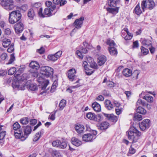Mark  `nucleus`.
Returning <instances> with one entry per match:
<instances>
[{"label": "nucleus", "mask_w": 157, "mask_h": 157, "mask_svg": "<svg viewBox=\"0 0 157 157\" xmlns=\"http://www.w3.org/2000/svg\"><path fill=\"white\" fill-rule=\"evenodd\" d=\"M126 133L128 139L132 143L137 142L141 135V132L133 126L130 128Z\"/></svg>", "instance_id": "1"}, {"label": "nucleus", "mask_w": 157, "mask_h": 157, "mask_svg": "<svg viewBox=\"0 0 157 157\" xmlns=\"http://www.w3.org/2000/svg\"><path fill=\"white\" fill-rule=\"evenodd\" d=\"M9 21L10 23L13 24L18 21L21 17V14L18 10H15L10 12Z\"/></svg>", "instance_id": "2"}, {"label": "nucleus", "mask_w": 157, "mask_h": 157, "mask_svg": "<svg viewBox=\"0 0 157 157\" xmlns=\"http://www.w3.org/2000/svg\"><path fill=\"white\" fill-rule=\"evenodd\" d=\"M155 3L153 0H143L141 2V7L143 11H144L146 9L150 10H152L155 6Z\"/></svg>", "instance_id": "3"}, {"label": "nucleus", "mask_w": 157, "mask_h": 157, "mask_svg": "<svg viewBox=\"0 0 157 157\" xmlns=\"http://www.w3.org/2000/svg\"><path fill=\"white\" fill-rule=\"evenodd\" d=\"M2 6L8 11L13 10L15 7L14 2L13 0H0Z\"/></svg>", "instance_id": "4"}, {"label": "nucleus", "mask_w": 157, "mask_h": 157, "mask_svg": "<svg viewBox=\"0 0 157 157\" xmlns=\"http://www.w3.org/2000/svg\"><path fill=\"white\" fill-rule=\"evenodd\" d=\"M107 44L110 46L109 48V51L110 54L112 56H116L117 53V49L114 46L116 45L114 41L110 39H108L106 41Z\"/></svg>", "instance_id": "5"}, {"label": "nucleus", "mask_w": 157, "mask_h": 157, "mask_svg": "<svg viewBox=\"0 0 157 157\" xmlns=\"http://www.w3.org/2000/svg\"><path fill=\"white\" fill-rule=\"evenodd\" d=\"M54 72L53 69L49 67L45 66L41 68L40 73L48 77L52 76Z\"/></svg>", "instance_id": "6"}, {"label": "nucleus", "mask_w": 157, "mask_h": 157, "mask_svg": "<svg viewBox=\"0 0 157 157\" xmlns=\"http://www.w3.org/2000/svg\"><path fill=\"white\" fill-rule=\"evenodd\" d=\"M11 133L14 135L16 138L20 139L21 141H24L27 138V136L24 134L23 131L21 128L16 131H12Z\"/></svg>", "instance_id": "7"}, {"label": "nucleus", "mask_w": 157, "mask_h": 157, "mask_svg": "<svg viewBox=\"0 0 157 157\" xmlns=\"http://www.w3.org/2000/svg\"><path fill=\"white\" fill-rule=\"evenodd\" d=\"M97 134L96 131H93V133H88L84 134L82 137L83 141L89 142L91 141L93 139H95V135Z\"/></svg>", "instance_id": "8"}, {"label": "nucleus", "mask_w": 157, "mask_h": 157, "mask_svg": "<svg viewBox=\"0 0 157 157\" xmlns=\"http://www.w3.org/2000/svg\"><path fill=\"white\" fill-rule=\"evenodd\" d=\"M52 145L54 147L62 149L65 148L67 147V144L64 141L61 142L58 140L53 141Z\"/></svg>", "instance_id": "9"}, {"label": "nucleus", "mask_w": 157, "mask_h": 157, "mask_svg": "<svg viewBox=\"0 0 157 157\" xmlns=\"http://www.w3.org/2000/svg\"><path fill=\"white\" fill-rule=\"evenodd\" d=\"M62 52L59 51L54 54L48 55L47 58L50 61H55L57 60L61 56Z\"/></svg>", "instance_id": "10"}, {"label": "nucleus", "mask_w": 157, "mask_h": 157, "mask_svg": "<svg viewBox=\"0 0 157 157\" xmlns=\"http://www.w3.org/2000/svg\"><path fill=\"white\" fill-rule=\"evenodd\" d=\"M139 127L142 130H144L149 128L150 125V120L147 119L144 120L139 124Z\"/></svg>", "instance_id": "11"}, {"label": "nucleus", "mask_w": 157, "mask_h": 157, "mask_svg": "<svg viewBox=\"0 0 157 157\" xmlns=\"http://www.w3.org/2000/svg\"><path fill=\"white\" fill-rule=\"evenodd\" d=\"M14 28L16 32L17 33H21L24 29V25L22 22L17 23L14 26Z\"/></svg>", "instance_id": "12"}, {"label": "nucleus", "mask_w": 157, "mask_h": 157, "mask_svg": "<svg viewBox=\"0 0 157 157\" xmlns=\"http://www.w3.org/2000/svg\"><path fill=\"white\" fill-rule=\"evenodd\" d=\"M84 20V17H81L79 19H76L74 22L75 28L78 29L81 28Z\"/></svg>", "instance_id": "13"}, {"label": "nucleus", "mask_w": 157, "mask_h": 157, "mask_svg": "<svg viewBox=\"0 0 157 157\" xmlns=\"http://www.w3.org/2000/svg\"><path fill=\"white\" fill-rule=\"evenodd\" d=\"M76 71L74 69H71L69 70L67 72L68 77L69 80L71 81H73L75 77Z\"/></svg>", "instance_id": "14"}, {"label": "nucleus", "mask_w": 157, "mask_h": 157, "mask_svg": "<svg viewBox=\"0 0 157 157\" xmlns=\"http://www.w3.org/2000/svg\"><path fill=\"white\" fill-rule=\"evenodd\" d=\"M104 116L106 117L107 119L110 120L113 122H116L117 120V117L114 116L113 114H108L104 113Z\"/></svg>", "instance_id": "15"}, {"label": "nucleus", "mask_w": 157, "mask_h": 157, "mask_svg": "<svg viewBox=\"0 0 157 157\" xmlns=\"http://www.w3.org/2000/svg\"><path fill=\"white\" fill-rule=\"evenodd\" d=\"M106 57L104 55L100 56L98 58V64L99 66L103 65L106 61Z\"/></svg>", "instance_id": "16"}, {"label": "nucleus", "mask_w": 157, "mask_h": 157, "mask_svg": "<svg viewBox=\"0 0 157 157\" xmlns=\"http://www.w3.org/2000/svg\"><path fill=\"white\" fill-rule=\"evenodd\" d=\"M86 117L91 120H94L95 121H98L97 117L100 118L99 116H96L95 115L90 112L88 113L86 115Z\"/></svg>", "instance_id": "17"}, {"label": "nucleus", "mask_w": 157, "mask_h": 157, "mask_svg": "<svg viewBox=\"0 0 157 157\" xmlns=\"http://www.w3.org/2000/svg\"><path fill=\"white\" fill-rule=\"evenodd\" d=\"M121 2V0H109L108 4L110 6L115 7L116 6L119 5Z\"/></svg>", "instance_id": "18"}, {"label": "nucleus", "mask_w": 157, "mask_h": 157, "mask_svg": "<svg viewBox=\"0 0 157 157\" xmlns=\"http://www.w3.org/2000/svg\"><path fill=\"white\" fill-rule=\"evenodd\" d=\"M75 128L78 133H81L83 132L84 130V127L82 125L78 124L75 125Z\"/></svg>", "instance_id": "19"}, {"label": "nucleus", "mask_w": 157, "mask_h": 157, "mask_svg": "<svg viewBox=\"0 0 157 157\" xmlns=\"http://www.w3.org/2000/svg\"><path fill=\"white\" fill-rule=\"evenodd\" d=\"M27 88L31 90L35 91L37 89V86L34 84H31L30 82H28L26 83Z\"/></svg>", "instance_id": "20"}, {"label": "nucleus", "mask_w": 157, "mask_h": 157, "mask_svg": "<svg viewBox=\"0 0 157 157\" xmlns=\"http://www.w3.org/2000/svg\"><path fill=\"white\" fill-rule=\"evenodd\" d=\"M144 94V92H142L141 94H140V98H143L144 99L147 100L148 102H151L153 101V97L147 95L143 96L142 95Z\"/></svg>", "instance_id": "21"}, {"label": "nucleus", "mask_w": 157, "mask_h": 157, "mask_svg": "<svg viewBox=\"0 0 157 157\" xmlns=\"http://www.w3.org/2000/svg\"><path fill=\"white\" fill-rule=\"evenodd\" d=\"M92 107L94 110L96 112H98L101 110L100 105L96 102H95L92 104Z\"/></svg>", "instance_id": "22"}, {"label": "nucleus", "mask_w": 157, "mask_h": 157, "mask_svg": "<svg viewBox=\"0 0 157 157\" xmlns=\"http://www.w3.org/2000/svg\"><path fill=\"white\" fill-rule=\"evenodd\" d=\"M119 9V7H115L114 8H107L106 10L109 13H110L115 15L118 13Z\"/></svg>", "instance_id": "23"}, {"label": "nucleus", "mask_w": 157, "mask_h": 157, "mask_svg": "<svg viewBox=\"0 0 157 157\" xmlns=\"http://www.w3.org/2000/svg\"><path fill=\"white\" fill-rule=\"evenodd\" d=\"M71 141L72 143L74 145L77 147L79 146L82 144V142L81 141L75 137H73L71 139Z\"/></svg>", "instance_id": "24"}, {"label": "nucleus", "mask_w": 157, "mask_h": 157, "mask_svg": "<svg viewBox=\"0 0 157 157\" xmlns=\"http://www.w3.org/2000/svg\"><path fill=\"white\" fill-rule=\"evenodd\" d=\"M123 75L125 77L131 76L132 74V72L131 70L128 68L124 69L122 71Z\"/></svg>", "instance_id": "25"}, {"label": "nucleus", "mask_w": 157, "mask_h": 157, "mask_svg": "<svg viewBox=\"0 0 157 157\" xmlns=\"http://www.w3.org/2000/svg\"><path fill=\"white\" fill-rule=\"evenodd\" d=\"M29 66L31 68L35 69H38L40 67L38 63L35 61L31 62L29 64Z\"/></svg>", "instance_id": "26"}, {"label": "nucleus", "mask_w": 157, "mask_h": 157, "mask_svg": "<svg viewBox=\"0 0 157 157\" xmlns=\"http://www.w3.org/2000/svg\"><path fill=\"white\" fill-rule=\"evenodd\" d=\"M105 104L106 108L109 110H111L113 108V105L111 104V102L109 100H105Z\"/></svg>", "instance_id": "27"}, {"label": "nucleus", "mask_w": 157, "mask_h": 157, "mask_svg": "<svg viewBox=\"0 0 157 157\" xmlns=\"http://www.w3.org/2000/svg\"><path fill=\"white\" fill-rule=\"evenodd\" d=\"M24 129V134L26 135L27 136L28 135L30 134L32 131L31 127L29 125L26 126Z\"/></svg>", "instance_id": "28"}, {"label": "nucleus", "mask_w": 157, "mask_h": 157, "mask_svg": "<svg viewBox=\"0 0 157 157\" xmlns=\"http://www.w3.org/2000/svg\"><path fill=\"white\" fill-rule=\"evenodd\" d=\"M20 128H21V127L19 124L18 122H16L13 125L12 129L11 131V132H12V131H16Z\"/></svg>", "instance_id": "29"}, {"label": "nucleus", "mask_w": 157, "mask_h": 157, "mask_svg": "<svg viewBox=\"0 0 157 157\" xmlns=\"http://www.w3.org/2000/svg\"><path fill=\"white\" fill-rule=\"evenodd\" d=\"M141 42L143 45L145 46H150L152 44V42L148 40L145 39H142L141 40Z\"/></svg>", "instance_id": "30"}, {"label": "nucleus", "mask_w": 157, "mask_h": 157, "mask_svg": "<svg viewBox=\"0 0 157 157\" xmlns=\"http://www.w3.org/2000/svg\"><path fill=\"white\" fill-rule=\"evenodd\" d=\"M49 83V81L48 80L43 79L41 84V90H44Z\"/></svg>", "instance_id": "31"}, {"label": "nucleus", "mask_w": 157, "mask_h": 157, "mask_svg": "<svg viewBox=\"0 0 157 157\" xmlns=\"http://www.w3.org/2000/svg\"><path fill=\"white\" fill-rule=\"evenodd\" d=\"M109 125V124L108 122L105 121L100 124V128L101 130L105 129L108 128Z\"/></svg>", "instance_id": "32"}, {"label": "nucleus", "mask_w": 157, "mask_h": 157, "mask_svg": "<svg viewBox=\"0 0 157 157\" xmlns=\"http://www.w3.org/2000/svg\"><path fill=\"white\" fill-rule=\"evenodd\" d=\"M11 41L10 39H5L2 41V45L4 48H7L10 45Z\"/></svg>", "instance_id": "33"}, {"label": "nucleus", "mask_w": 157, "mask_h": 157, "mask_svg": "<svg viewBox=\"0 0 157 157\" xmlns=\"http://www.w3.org/2000/svg\"><path fill=\"white\" fill-rule=\"evenodd\" d=\"M134 10L135 13L137 15H139L142 13L143 10L142 9H141L139 3H138L134 9Z\"/></svg>", "instance_id": "34"}, {"label": "nucleus", "mask_w": 157, "mask_h": 157, "mask_svg": "<svg viewBox=\"0 0 157 157\" xmlns=\"http://www.w3.org/2000/svg\"><path fill=\"white\" fill-rule=\"evenodd\" d=\"M137 108L136 109V112L144 114H145L146 113V110L140 106L137 107Z\"/></svg>", "instance_id": "35"}, {"label": "nucleus", "mask_w": 157, "mask_h": 157, "mask_svg": "<svg viewBox=\"0 0 157 157\" xmlns=\"http://www.w3.org/2000/svg\"><path fill=\"white\" fill-rule=\"evenodd\" d=\"M44 15L46 16L45 17H49L52 15V12L49 8H46L44 10Z\"/></svg>", "instance_id": "36"}, {"label": "nucleus", "mask_w": 157, "mask_h": 157, "mask_svg": "<svg viewBox=\"0 0 157 157\" xmlns=\"http://www.w3.org/2000/svg\"><path fill=\"white\" fill-rule=\"evenodd\" d=\"M66 105V101L65 100L63 99L60 101L59 104V106L60 107L59 110H62L65 107Z\"/></svg>", "instance_id": "37"}, {"label": "nucleus", "mask_w": 157, "mask_h": 157, "mask_svg": "<svg viewBox=\"0 0 157 157\" xmlns=\"http://www.w3.org/2000/svg\"><path fill=\"white\" fill-rule=\"evenodd\" d=\"M35 15L34 10L33 9H29L28 13V16L29 17L31 18H33Z\"/></svg>", "instance_id": "38"}, {"label": "nucleus", "mask_w": 157, "mask_h": 157, "mask_svg": "<svg viewBox=\"0 0 157 157\" xmlns=\"http://www.w3.org/2000/svg\"><path fill=\"white\" fill-rule=\"evenodd\" d=\"M41 132H38L34 136L33 140L34 141H37L40 138L41 136Z\"/></svg>", "instance_id": "39"}, {"label": "nucleus", "mask_w": 157, "mask_h": 157, "mask_svg": "<svg viewBox=\"0 0 157 157\" xmlns=\"http://www.w3.org/2000/svg\"><path fill=\"white\" fill-rule=\"evenodd\" d=\"M141 52L144 55H146L149 53V51L148 49L144 48L143 46H141L140 48Z\"/></svg>", "instance_id": "40"}, {"label": "nucleus", "mask_w": 157, "mask_h": 157, "mask_svg": "<svg viewBox=\"0 0 157 157\" xmlns=\"http://www.w3.org/2000/svg\"><path fill=\"white\" fill-rule=\"evenodd\" d=\"M20 122L23 124H27L29 122L28 118L25 117L21 118L20 120Z\"/></svg>", "instance_id": "41"}, {"label": "nucleus", "mask_w": 157, "mask_h": 157, "mask_svg": "<svg viewBox=\"0 0 157 157\" xmlns=\"http://www.w3.org/2000/svg\"><path fill=\"white\" fill-rule=\"evenodd\" d=\"M15 60V57L13 54H11L10 55V58L8 62L6 64H10L13 63Z\"/></svg>", "instance_id": "42"}, {"label": "nucleus", "mask_w": 157, "mask_h": 157, "mask_svg": "<svg viewBox=\"0 0 157 157\" xmlns=\"http://www.w3.org/2000/svg\"><path fill=\"white\" fill-rule=\"evenodd\" d=\"M16 69L15 67L11 68L8 71V74L10 75H12L16 71Z\"/></svg>", "instance_id": "43"}, {"label": "nucleus", "mask_w": 157, "mask_h": 157, "mask_svg": "<svg viewBox=\"0 0 157 157\" xmlns=\"http://www.w3.org/2000/svg\"><path fill=\"white\" fill-rule=\"evenodd\" d=\"M142 116L141 115L138 114H136L134 117V120L137 121H140L142 119Z\"/></svg>", "instance_id": "44"}, {"label": "nucleus", "mask_w": 157, "mask_h": 157, "mask_svg": "<svg viewBox=\"0 0 157 157\" xmlns=\"http://www.w3.org/2000/svg\"><path fill=\"white\" fill-rule=\"evenodd\" d=\"M146 105L145 102L141 99H139L136 103V107L139 106V105H142L143 106H144Z\"/></svg>", "instance_id": "45"}, {"label": "nucleus", "mask_w": 157, "mask_h": 157, "mask_svg": "<svg viewBox=\"0 0 157 157\" xmlns=\"http://www.w3.org/2000/svg\"><path fill=\"white\" fill-rule=\"evenodd\" d=\"M56 112L57 110H56L54 111V113L48 116V119L52 121L54 120L55 119V115Z\"/></svg>", "instance_id": "46"}, {"label": "nucleus", "mask_w": 157, "mask_h": 157, "mask_svg": "<svg viewBox=\"0 0 157 157\" xmlns=\"http://www.w3.org/2000/svg\"><path fill=\"white\" fill-rule=\"evenodd\" d=\"M76 54L78 56V57L81 59L83 58V56L82 54V52L80 50H77L76 52Z\"/></svg>", "instance_id": "47"}, {"label": "nucleus", "mask_w": 157, "mask_h": 157, "mask_svg": "<svg viewBox=\"0 0 157 157\" xmlns=\"http://www.w3.org/2000/svg\"><path fill=\"white\" fill-rule=\"evenodd\" d=\"M41 3L39 2H37L32 5L33 7L34 8H38L41 6Z\"/></svg>", "instance_id": "48"}, {"label": "nucleus", "mask_w": 157, "mask_h": 157, "mask_svg": "<svg viewBox=\"0 0 157 157\" xmlns=\"http://www.w3.org/2000/svg\"><path fill=\"white\" fill-rule=\"evenodd\" d=\"M6 133V132L5 131H2L0 133V141H2V140L4 138Z\"/></svg>", "instance_id": "49"}, {"label": "nucleus", "mask_w": 157, "mask_h": 157, "mask_svg": "<svg viewBox=\"0 0 157 157\" xmlns=\"http://www.w3.org/2000/svg\"><path fill=\"white\" fill-rule=\"evenodd\" d=\"M115 111L116 114L117 115L120 114L122 112L121 107H116Z\"/></svg>", "instance_id": "50"}, {"label": "nucleus", "mask_w": 157, "mask_h": 157, "mask_svg": "<svg viewBox=\"0 0 157 157\" xmlns=\"http://www.w3.org/2000/svg\"><path fill=\"white\" fill-rule=\"evenodd\" d=\"M90 67L95 69H97L98 68V65L97 63L94 61L90 64Z\"/></svg>", "instance_id": "51"}, {"label": "nucleus", "mask_w": 157, "mask_h": 157, "mask_svg": "<svg viewBox=\"0 0 157 157\" xmlns=\"http://www.w3.org/2000/svg\"><path fill=\"white\" fill-rule=\"evenodd\" d=\"M126 34L127 35L126 36H123V37L124 38V39L125 40H130L132 38V36L130 33Z\"/></svg>", "instance_id": "52"}, {"label": "nucleus", "mask_w": 157, "mask_h": 157, "mask_svg": "<svg viewBox=\"0 0 157 157\" xmlns=\"http://www.w3.org/2000/svg\"><path fill=\"white\" fill-rule=\"evenodd\" d=\"M14 50L13 44H11L7 49V51L9 52H11Z\"/></svg>", "instance_id": "53"}, {"label": "nucleus", "mask_w": 157, "mask_h": 157, "mask_svg": "<svg viewBox=\"0 0 157 157\" xmlns=\"http://www.w3.org/2000/svg\"><path fill=\"white\" fill-rule=\"evenodd\" d=\"M114 83L112 81H109L107 82V86L109 87H112L114 86Z\"/></svg>", "instance_id": "54"}, {"label": "nucleus", "mask_w": 157, "mask_h": 157, "mask_svg": "<svg viewBox=\"0 0 157 157\" xmlns=\"http://www.w3.org/2000/svg\"><path fill=\"white\" fill-rule=\"evenodd\" d=\"M38 13L39 16L41 17H46L45 16H44V13H42V9L41 8H40Z\"/></svg>", "instance_id": "55"}, {"label": "nucleus", "mask_w": 157, "mask_h": 157, "mask_svg": "<svg viewBox=\"0 0 157 157\" xmlns=\"http://www.w3.org/2000/svg\"><path fill=\"white\" fill-rule=\"evenodd\" d=\"M28 8V6L26 4H24L19 7L20 9L23 11H25Z\"/></svg>", "instance_id": "56"}, {"label": "nucleus", "mask_w": 157, "mask_h": 157, "mask_svg": "<svg viewBox=\"0 0 157 157\" xmlns=\"http://www.w3.org/2000/svg\"><path fill=\"white\" fill-rule=\"evenodd\" d=\"M36 51L39 54H41L44 53L45 49L42 47L40 49L37 50Z\"/></svg>", "instance_id": "57"}, {"label": "nucleus", "mask_w": 157, "mask_h": 157, "mask_svg": "<svg viewBox=\"0 0 157 157\" xmlns=\"http://www.w3.org/2000/svg\"><path fill=\"white\" fill-rule=\"evenodd\" d=\"M37 122V120L35 119H31L30 120V124L32 125H35Z\"/></svg>", "instance_id": "58"}, {"label": "nucleus", "mask_w": 157, "mask_h": 157, "mask_svg": "<svg viewBox=\"0 0 157 157\" xmlns=\"http://www.w3.org/2000/svg\"><path fill=\"white\" fill-rule=\"evenodd\" d=\"M1 56V59L4 60L6 59L7 57V55L6 53H3Z\"/></svg>", "instance_id": "59"}, {"label": "nucleus", "mask_w": 157, "mask_h": 157, "mask_svg": "<svg viewBox=\"0 0 157 157\" xmlns=\"http://www.w3.org/2000/svg\"><path fill=\"white\" fill-rule=\"evenodd\" d=\"M4 32L7 35H10L11 33L10 29L8 28L6 29L5 30Z\"/></svg>", "instance_id": "60"}, {"label": "nucleus", "mask_w": 157, "mask_h": 157, "mask_svg": "<svg viewBox=\"0 0 157 157\" xmlns=\"http://www.w3.org/2000/svg\"><path fill=\"white\" fill-rule=\"evenodd\" d=\"M96 99L97 100L100 101H102L104 100V97L102 96L101 95H100L98 96L96 98Z\"/></svg>", "instance_id": "61"}, {"label": "nucleus", "mask_w": 157, "mask_h": 157, "mask_svg": "<svg viewBox=\"0 0 157 157\" xmlns=\"http://www.w3.org/2000/svg\"><path fill=\"white\" fill-rule=\"evenodd\" d=\"M136 152V150L133 148L131 147L129 150V152L130 153L133 154Z\"/></svg>", "instance_id": "62"}, {"label": "nucleus", "mask_w": 157, "mask_h": 157, "mask_svg": "<svg viewBox=\"0 0 157 157\" xmlns=\"http://www.w3.org/2000/svg\"><path fill=\"white\" fill-rule=\"evenodd\" d=\"M139 46V43L138 41H136L133 43V48H137Z\"/></svg>", "instance_id": "63"}, {"label": "nucleus", "mask_w": 157, "mask_h": 157, "mask_svg": "<svg viewBox=\"0 0 157 157\" xmlns=\"http://www.w3.org/2000/svg\"><path fill=\"white\" fill-rule=\"evenodd\" d=\"M25 68V67L23 65L22 66H21V67L17 71H18L19 73H21Z\"/></svg>", "instance_id": "64"}]
</instances>
